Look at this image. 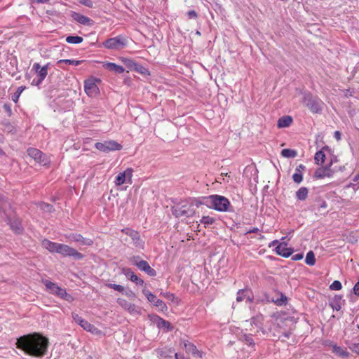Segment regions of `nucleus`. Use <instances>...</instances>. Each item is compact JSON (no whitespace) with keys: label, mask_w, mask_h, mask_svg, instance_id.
Wrapping results in <instances>:
<instances>
[{"label":"nucleus","mask_w":359,"mask_h":359,"mask_svg":"<svg viewBox=\"0 0 359 359\" xmlns=\"http://www.w3.org/2000/svg\"><path fill=\"white\" fill-rule=\"evenodd\" d=\"M81 62L82 61L81 60H60L59 61H57V65H59L61 68H65V67L62 65L63 64L77 66L80 65Z\"/></svg>","instance_id":"nucleus-30"},{"label":"nucleus","mask_w":359,"mask_h":359,"mask_svg":"<svg viewBox=\"0 0 359 359\" xmlns=\"http://www.w3.org/2000/svg\"><path fill=\"white\" fill-rule=\"evenodd\" d=\"M28 155L32 158L36 162L46 165L48 163L47 157L39 149L35 148H29L27 149Z\"/></svg>","instance_id":"nucleus-14"},{"label":"nucleus","mask_w":359,"mask_h":359,"mask_svg":"<svg viewBox=\"0 0 359 359\" xmlns=\"http://www.w3.org/2000/svg\"><path fill=\"white\" fill-rule=\"evenodd\" d=\"M78 1L81 4L85 6H86L88 8H93V2L91 0H78Z\"/></svg>","instance_id":"nucleus-42"},{"label":"nucleus","mask_w":359,"mask_h":359,"mask_svg":"<svg viewBox=\"0 0 359 359\" xmlns=\"http://www.w3.org/2000/svg\"><path fill=\"white\" fill-rule=\"evenodd\" d=\"M126 294L127 296L130 297H135V294L133 291H131V290H130L128 292H126Z\"/></svg>","instance_id":"nucleus-54"},{"label":"nucleus","mask_w":359,"mask_h":359,"mask_svg":"<svg viewBox=\"0 0 359 359\" xmlns=\"http://www.w3.org/2000/svg\"><path fill=\"white\" fill-rule=\"evenodd\" d=\"M251 322H252V323H255L257 325V324L255 323V318H252L251 319Z\"/></svg>","instance_id":"nucleus-59"},{"label":"nucleus","mask_w":359,"mask_h":359,"mask_svg":"<svg viewBox=\"0 0 359 359\" xmlns=\"http://www.w3.org/2000/svg\"><path fill=\"white\" fill-rule=\"evenodd\" d=\"M187 15H188L189 18H190V19H196L198 16L196 12L194 11H189L187 13Z\"/></svg>","instance_id":"nucleus-46"},{"label":"nucleus","mask_w":359,"mask_h":359,"mask_svg":"<svg viewBox=\"0 0 359 359\" xmlns=\"http://www.w3.org/2000/svg\"><path fill=\"white\" fill-rule=\"evenodd\" d=\"M342 287L341 283L339 280H334L330 285V288L332 290H339Z\"/></svg>","instance_id":"nucleus-38"},{"label":"nucleus","mask_w":359,"mask_h":359,"mask_svg":"<svg viewBox=\"0 0 359 359\" xmlns=\"http://www.w3.org/2000/svg\"><path fill=\"white\" fill-rule=\"evenodd\" d=\"M189 204L193 205L194 208V206L199 207L201 205L205 204L204 203V198H203V201L196 200V199L192 200Z\"/></svg>","instance_id":"nucleus-45"},{"label":"nucleus","mask_w":359,"mask_h":359,"mask_svg":"<svg viewBox=\"0 0 359 359\" xmlns=\"http://www.w3.org/2000/svg\"><path fill=\"white\" fill-rule=\"evenodd\" d=\"M352 350L359 354V343L353 344Z\"/></svg>","instance_id":"nucleus-53"},{"label":"nucleus","mask_w":359,"mask_h":359,"mask_svg":"<svg viewBox=\"0 0 359 359\" xmlns=\"http://www.w3.org/2000/svg\"><path fill=\"white\" fill-rule=\"evenodd\" d=\"M84 90L89 97H95L99 94V88L93 79H88L84 82Z\"/></svg>","instance_id":"nucleus-17"},{"label":"nucleus","mask_w":359,"mask_h":359,"mask_svg":"<svg viewBox=\"0 0 359 359\" xmlns=\"http://www.w3.org/2000/svg\"><path fill=\"white\" fill-rule=\"evenodd\" d=\"M337 163H334L332 165V168H336V169L337 170V172L339 171H343L345 168L344 165H334L336 164Z\"/></svg>","instance_id":"nucleus-51"},{"label":"nucleus","mask_w":359,"mask_h":359,"mask_svg":"<svg viewBox=\"0 0 359 359\" xmlns=\"http://www.w3.org/2000/svg\"><path fill=\"white\" fill-rule=\"evenodd\" d=\"M289 336H290V334H289V333H285V337L288 338V337H289Z\"/></svg>","instance_id":"nucleus-60"},{"label":"nucleus","mask_w":359,"mask_h":359,"mask_svg":"<svg viewBox=\"0 0 359 359\" xmlns=\"http://www.w3.org/2000/svg\"><path fill=\"white\" fill-rule=\"evenodd\" d=\"M287 244L285 242L278 243L276 248V253L284 257H290L292 254L293 250L290 248H287Z\"/></svg>","instance_id":"nucleus-20"},{"label":"nucleus","mask_w":359,"mask_h":359,"mask_svg":"<svg viewBox=\"0 0 359 359\" xmlns=\"http://www.w3.org/2000/svg\"><path fill=\"white\" fill-rule=\"evenodd\" d=\"M2 154H4V152H3V151L0 149V155H2Z\"/></svg>","instance_id":"nucleus-61"},{"label":"nucleus","mask_w":359,"mask_h":359,"mask_svg":"<svg viewBox=\"0 0 359 359\" xmlns=\"http://www.w3.org/2000/svg\"><path fill=\"white\" fill-rule=\"evenodd\" d=\"M334 163H337V160L336 158L332 159L327 165L318 168L315 171L313 177L316 179L332 177L334 174L337 172L336 168H332Z\"/></svg>","instance_id":"nucleus-5"},{"label":"nucleus","mask_w":359,"mask_h":359,"mask_svg":"<svg viewBox=\"0 0 359 359\" xmlns=\"http://www.w3.org/2000/svg\"><path fill=\"white\" fill-rule=\"evenodd\" d=\"M306 168V167L302 165V164H299L298 166H297L296 168V172H299V173H302V170H304Z\"/></svg>","instance_id":"nucleus-50"},{"label":"nucleus","mask_w":359,"mask_h":359,"mask_svg":"<svg viewBox=\"0 0 359 359\" xmlns=\"http://www.w3.org/2000/svg\"><path fill=\"white\" fill-rule=\"evenodd\" d=\"M161 294L163 295L167 299H168L171 302H174L176 299L174 294L170 293V292L161 293Z\"/></svg>","instance_id":"nucleus-44"},{"label":"nucleus","mask_w":359,"mask_h":359,"mask_svg":"<svg viewBox=\"0 0 359 359\" xmlns=\"http://www.w3.org/2000/svg\"><path fill=\"white\" fill-rule=\"evenodd\" d=\"M292 179L294 182L299 184L300 182H302L303 180L302 174L296 172L295 173L293 174Z\"/></svg>","instance_id":"nucleus-40"},{"label":"nucleus","mask_w":359,"mask_h":359,"mask_svg":"<svg viewBox=\"0 0 359 359\" xmlns=\"http://www.w3.org/2000/svg\"><path fill=\"white\" fill-rule=\"evenodd\" d=\"M41 245L50 252H56L64 257H73L76 259H81L83 257V255L76 249L67 245L52 242L48 239H43L41 241Z\"/></svg>","instance_id":"nucleus-2"},{"label":"nucleus","mask_w":359,"mask_h":359,"mask_svg":"<svg viewBox=\"0 0 359 359\" xmlns=\"http://www.w3.org/2000/svg\"><path fill=\"white\" fill-rule=\"evenodd\" d=\"M40 208H41V210H43L44 211H46V212H52L53 210V206L51 205L46 203H42L40 205Z\"/></svg>","instance_id":"nucleus-41"},{"label":"nucleus","mask_w":359,"mask_h":359,"mask_svg":"<svg viewBox=\"0 0 359 359\" xmlns=\"http://www.w3.org/2000/svg\"><path fill=\"white\" fill-rule=\"evenodd\" d=\"M25 89V87H22V86H20L19 87L18 89H17V91H16V93L12 97V100L15 102H17L18 100V98L20 95V94L22 93V92Z\"/></svg>","instance_id":"nucleus-39"},{"label":"nucleus","mask_w":359,"mask_h":359,"mask_svg":"<svg viewBox=\"0 0 359 359\" xmlns=\"http://www.w3.org/2000/svg\"><path fill=\"white\" fill-rule=\"evenodd\" d=\"M105 286L109 288H112L119 292H123L124 291V287L121 285L113 284V283H107L105 285Z\"/></svg>","instance_id":"nucleus-37"},{"label":"nucleus","mask_w":359,"mask_h":359,"mask_svg":"<svg viewBox=\"0 0 359 359\" xmlns=\"http://www.w3.org/2000/svg\"><path fill=\"white\" fill-rule=\"evenodd\" d=\"M332 352L337 356L341 358H346L349 355V353L346 351L345 348L339 346L336 344H332Z\"/></svg>","instance_id":"nucleus-23"},{"label":"nucleus","mask_w":359,"mask_h":359,"mask_svg":"<svg viewBox=\"0 0 359 359\" xmlns=\"http://www.w3.org/2000/svg\"><path fill=\"white\" fill-rule=\"evenodd\" d=\"M125 274L130 279L131 281L135 283L137 285L144 284V280L137 277L130 269H127Z\"/></svg>","instance_id":"nucleus-25"},{"label":"nucleus","mask_w":359,"mask_h":359,"mask_svg":"<svg viewBox=\"0 0 359 359\" xmlns=\"http://www.w3.org/2000/svg\"><path fill=\"white\" fill-rule=\"evenodd\" d=\"M353 292L355 295L359 296V282L356 283L354 285Z\"/></svg>","instance_id":"nucleus-49"},{"label":"nucleus","mask_w":359,"mask_h":359,"mask_svg":"<svg viewBox=\"0 0 359 359\" xmlns=\"http://www.w3.org/2000/svg\"><path fill=\"white\" fill-rule=\"evenodd\" d=\"M163 323H164V324H168V325L169 324L168 322H166V321H165V320H163Z\"/></svg>","instance_id":"nucleus-63"},{"label":"nucleus","mask_w":359,"mask_h":359,"mask_svg":"<svg viewBox=\"0 0 359 359\" xmlns=\"http://www.w3.org/2000/svg\"><path fill=\"white\" fill-rule=\"evenodd\" d=\"M133 263L141 271L147 273L149 276H155L156 275V271L152 269L147 262L140 260L139 257H134L133 258Z\"/></svg>","instance_id":"nucleus-11"},{"label":"nucleus","mask_w":359,"mask_h":359,"mask_svg":"<svg viewBox=\"0 0 359 359\" xmlns=\"http://www.w3.org/2000/svg\"><path fill=\"white\" fill-rule=\"evenodd\" d=\"M258 231H259V229L257 228H253L252 229L248 231V233H255V232H257Z\"/></svg>","instance_id":"nucleus-57"},{"label":"nucleus","mask_w":359,"mask_h":359,"mask_svg":"<svg viewBox=\"0 0 359 359\" xmlns=\"http://www.w3.org/2000/svg\"><path fill=\"white\" fill-rule=\"evenodd\" d=\"M182 344L183 347L187 350V352L196 355L198 353V350L195 345L189 342L188 341H182Z\"/></svg>","instance_id":"nucleus-29"},{"label":"nucleus","mask_w":359,"mask_h":359,"mask_svg":"<svg viewBox=\"0 0 359 359\" xmlns=\"http://www.w3.org/2000/svg\"><path fill=\"white\" fill-rule=\"evenodd\" d=\"M121 232L130 238L131 240V243L137 247H142L143 242L140 239V233L137 231L130 228H125L121 230Z\"/></svg>","instance_id":"nucleus-13"},{"label":"nucleus","mask_w":359,"mask_h":359,"mask_svg":"<svg viewBox=\"0 0 359 359\" xmlns=\"http://www.w3.org/2000/svg\"><path fill=\"white\" fill-rule=\"evenodd\" d=\"M136 69H137L138 71H140L141 73H144L145 71H147V69L142 67H140V69L136 68Z\"/></svg>","instance_id":"nucleus-55"},{"label":"nucleus","mask_w":359,"mask_h":359,"mask_svg":"<svg viewBox=\"0 0 359 359\" xmlns=\"http://www.w3.org/2000/svg\"><path fill=\"white\" fill-rule=\"evenodd\" d=\"M66 41L69 43L79 44L83 41V38L79 36H69L66 38Z\"/></svg>","instance_id":"nucleus-35"},{"label":"nucleus","mask_w":359,"mask_h":359,"mask_svg":"<svg viewBox=\"0 0 359 359\" xmlns=\"http://www.w3.org/2000/svg\"><path fill=\"white\" fill-rule=\"evenodd\" d=\"M292 123V118L290 116H284L278 120L277 126L279 128H287Z\"/></svg>","instance_id":"nucleus-24"},{"label":"nucleus","mask_w":359,"mask_h":359,"mask_svg":"<svg viewBox=\"0 0 359 359\" xmlns=\"http://www.w3.org/2000/svg\"><path fill=\"white\" fill-rule=\"evenodd\" d=\"M358 177H359V176H355L354 180L356 181L358 179Z\"/></svg>","instance_id":"nucleus-62"},{"label":"nucleus","mask_w":359,"mask_h":359,"mask_svg":"<svg viewBox=\"0 0 359 359\" xmlns=\"http://www.w3.org/2000/svg\"><path fill=\"white\" fill-rule=\"evenodd\" d=\"M305 262L306 264L309 266H313L316 264L315 255L313 251L311 250L307 252L305 259Z\"/></svg>","instance_id":"nucleus-33"},{"label":"nucleus","mask_w":359,"mask_h":359,"mask_svg":"<svg viewBox=\"0 0 359 359\" xmlns=\"http://www.w3.org/2000/svg\"><path fill=\"white\" fill-rule=\"evenodd\" d=\"M172 212L176 217H190L195 214V209L193 205L184 204L172 207Z\"/></svg>","instance_id":"nucleus-7"},{"label":"nucleus","mask_w":359,"mask_h":359,"mask_svg":"<svg viewBox=\"0 0 359 359\" xmlns=\"http://www.w3.org/2000/svg\"><path fill=\"white\" fill-rule=\"evenodd\" d=\"M95 148L102 152L108 153L111 151L121 150L122 146L114 140H109L103 142H97Z\"/></svg>","instance_id":"nucleus-9"},{"label":"nucleus","mask_w":359,"mask_h":359,"mask_svg":"<svg viewBox=\"0 0 359 359\" xmlns=\"http://www.w3.org/2000/svg\"><path fill=\"white\" fill-rule=\"evenodd\" d=\"M72 18L77 22L86 25V26H92L93 25V21L87 16H85L82 14L74 13L72 14Z\"/></svg>","instance_id":"nucleus-21"},{"label":"nucleus","mask_w":359,"mask_h":359,"mask_svg":"<svg viewBox=\"0 0 359 359\" xmlns=\"http://www.w3.org/2000/svg\"><path fill=\"white\" fill-rule=\"evenodd\" d=\"M127 44V39L122 35H118L116 37L110 38L103 43V45L106 48L111 50L122 49L125 48Z\"/></svg>","instance_id":"nucleus-6"},{"label":"nucleus","mask_w":359,"mask_h":359,"mask_svg":"<svg viewBox=\"0 0 359 359\" xmlns=\"http://www.w3.org/2000/svg\"><path fill=\"white\" fill-rule=\"evenodd\" d=\"M133 170L130 168H127L122 172L118 173L116 177L115 184L116 186H121L124 183L132 184V176Z\"/></svg>","instance_id":"nucleus-12"},{"label":"nucleus","mask_w":359,"mask_h":359,"mask_svg":"<svg viewBox=\"0 0 359 359\" xmlns=\"http://www.w3.org/2000/svg\"><path fill=\"white\" fill-rule=\"evenodd\" d=\"M69 241H72L80 243L82 245H92L93 244V240L83 237L81 234L72 233L66 236Z\"/></svg>","instance_id":"nucleus-19"},{"label":"nucleus","mask_w":359,"mask_h":359,"mask_svg":"<svg viewBox=\"0 0 359 359\" xmlns=\"http://www.w3.org/2000/svg\"><path fill=\"white\" fill-rule=\"evenodd\" d=\"M204 203L219 212L229 211L230 202L226 197L219 195H211L204 198Z\"/></svg>","instance_id":"nucleus-3"},{"label":"nucleus","mask_w":359,"mask_h":359,"mask_svg":"<svg viewBox=\"0 0 359 359\" xmlns=\"http://www.w3.org/2000/svg\"><path fill=\"white\" fill-rule=\"evenodd\" d=\"M48 64L43 67H41V65L39 63L34 64L33 69L35 70L36 73L39 76V79L36 82L35 80H34L32 81V84L35 83V85L39 86L42 83V81L45 79L48 74Z\"/></svg>","instance_id":"nucleus-15"},{"label":"nucleus","mask_w":359,"mask_h":359,"mask_svg":"<svg viewBox=\"0 0 359 359\" xmlns=\"http://www.w3.org/2000/svg\"><path fill=\"white\" fill-rule=\"evenodd\" d=\"M104 67L111 72H115L117 74H122L125 71L124 68L122 66L118 65L113 62L104 63Z\"/></svg>","instance_id":"nucleus-22"},{"label":"nucleus","mask_w":359,"mask_h":359,"mask_svg":"<svg viewBox=\"0 0 359 359\" xmlns=\"http://www.w3.org/2000/svg\"><path fill=\"white\" fill-rule=\"evenodd\" d=\"M304 103L312 113H320L322 110L323 102L320 100L317 97H313L310 95L304 96Z\"/></svg>","instance_id":"nucleus-8"},{"label":"nucleus","mask_w":359,"mask_h":359,"mask_svg":"<svg viewBox=\"0 0 359 359\" xmlns=\"http://www.w3.org/2000/svg\"><path fill=\"white\" fill-rule=\"evenodd\" d=\"M9 225L15 233H20L22 231L21 223L18 219L9 220Z\"/></svg>","instance_id":"nucleus-27"},{"label":"nucleus","mask_w":359,"mask_h":359,"mask_svg":"<svg viewBox=\"0 0 359 359\" xmlns=\"http://www.w3.org/2000/svg\"><path fill=\"white\" fill-rule=\"evenodd\" d=\"M117 303L124 309L127 310L131 314L137 315L140 314L141 310L137 307L134 304H132L127 300L118 298L117 299Z\"/></svg>","instance_id":"nucleus-18"},{"label":"nucleus","mask_w":359,"mask_h":359,"mask_svg":"<svg viewBox=\"0 0 359 359\" xmlns=\"http://www.w3.org/2000/svg\"><path fill=\"white\" fill-rule=\"evenodd\" d=\"M244 299H246V301L249 302L252 301L250 295L248 294V291L245 290H239L237 292L236 301L238 302H241Z\"/></svg>","instance_id":"nucleus-26"},{"label":"nucleus","mask_w":359,"mask_h":359,"mask_svg":"<svg viewBox=\"0 0 359 359\" xmlns=\"http://www.w3.org/2000/svg\"><path fill=\"white\" fill-rule=\"evenodd\" d=\"M334 136L337 139L339 140L340 139V133L339 131H336L334 133Z\"/></svg>","instance_id":"nucleus-56"},{"label":"nucleus","mask_w":359,"mask_h":359,"mask_svg":"<svg viewBox=\"0 0 359 359\" xmlns=\"http://www.w3.org/2000/svg\"><path fill=\"white\" fill-rule=\"evenodd\" d=\"M127 65L132 67L133 65H136L132 60L128 59H124L123 60Z\"/></svg>","instance_id":"nucleus-52"},{"label":"nucleus","mask_w":359,"mask_h":359,"mask_svg":"<svg viewBox=\"0 0 359 359\" xmlns=\"http://www.w3.org/2000/svg\"><path fill=\"white\" fill-rule=\"evenodd\" d=\"M242 339L248 345L254 344L253 339H252V338L250 336H248L247 334H244L242 337Z\"/></svg>","instance_id":"nucleus-43"},{"label":"nucleus","mask_w":359,"mask_h":359,"mask_svg":"<svg viewBox=\"0 0 359 359\" xmlns=\"http://www.w3.org/2000/svg\"><path fill=\"white\" fill-rule=\"evenodd\" d=\"M4 109L6 111L8 116H11L12 114L11 107L9 104H4Z\"/></svg>","instance_id":"nucleus-47"},{"label":"nucleus","mask_w":359,"mask_h":359,"mask_svg":"<svg viewBox=\"0 0 359 359\" xmlns=\"http://www.w3.org/2000/svg\"><path fill=\"white\" fill-rule=\"evenodd\" d=\"M323 148L322 150L318 151L316 153L314 160L316 163L317 164H323L325 162V154L324 153Z\"/></svg>","instance_id":"nucleus-31"},{"label":"nucleus","mask_w":359,"mask_h":359,"mask_svg":"<svg viewBox=\"0 0 359 359\" xmlns=\"http://www.w3.org/2000/svg\"><path fill=\"white\" fill-rule=\"evenodd\" d=\"M143 294L146 296L149 302L153 304L155 306L158 307L160 310L164 311L167 309L166 304L161 299H158L156 295L152 294L147 290H143Z\"/></svg>","instance_id":"nucleus-16"},{"label":"nucleus","mask_w":359,"mask_h":359,"mask_svg":"<svg viewBox=\"0 0 359 359\" xmlns=\"http://www.w3.org/2000/svg\"><path fill=\"white\" fill-rule=\"evenodd\" d=\"M281 154L285 158H294L297 156V151L290 149H284L282 150Z\"/></svg>","instance_id":"nucleus-34"},{"label":"nucleus","mask_w":359,"mask_h":359,"mask_svg":"<svg viewBox=\"0 0 359 359\" xmlns=\"http://www.w3.org/2000/svg\"><path fill=\"white\" fill-rule=\"evenodd\" d=\"M43 283L46 286V290L50 294L55 295L69 302L74 300L73 297L68 294L65 288H62L56 283H53L48 280H43Z\"/></svg>","instance_id":"nucleus-4"},{"label":"nucleus","mask_w":359,"mask_h":359,"mask_svg":"<svg viewBox=\"0 0 359 359\" xmlns=\"http://www.w3.org/2000/svg\"><path fill=\"white\" fill-rule=\"evenodd\" d=\"M48 346V338L34 332L23 335L17 339L16 347L26 354L41 358L47 353Z\"/></svg>","instance_id":"nucleus-1"},{"label":"nucleus","mask_w":359,"mask_h":359,"mask_svg":"<svg viewBox=\"0 0 359 359\" xmlns=\"http://www.w3.org/2000/svg\"><path fill=\"white\" fill-rule=\"evenodd\" d=\"M308 196V189L306 187H301L297 192L296 196L300 201H304Z\"/></svg>","instance_id":"nucleus-32"},{"label":"nucleus","mask_w":359,"mask_h":359,"mask_svg":"<svg viewBox=\"0 0 359 359\" xmlns=\"http://www.w3.org/2000/svg\"><path fill=\"white\" fill-rule=\"evenodd\" d=\"M276 243H278V241H272V243L269 245V247L272 246V245H275V244Z\"/></svg>","instance_id":"nucleus-58"},{"label":"nucleus","mask_w":359,"mask_h":359,"mask_svg":"<svg viewBox=\"0 0 359 359\" xmlns=\"http://www.w3.org/2000/svg\"><path fill=\"white\" fill-rule=\"evenodd\" d=\"M72 318L76 323L79 324L85 330L95 334H99L100 332V331L97 327H95L93 325L90 324L87 320L80 317L78 314L73 313Z\"/></svg>","instance_id":"nucleus-10"},{"label":"nucleus","mask_w":359,"mask_h":359,"mask_svg":"<svg viewBox=\"0 0 359 359\" xmlns=\"http://www.w3.org/2000/svg\"><path fill=\"white\" fill-rule=\"evenodd\" d=\"M215 218L210 216H203L201 219V223L204 224L205 227H207L209 225L212 224L215 222Z\"/></svg>","instance_id":"nucleus-36"},{"label":"nucleus","mask_w":359,"mask_h":359,"mask_svg":"<svg viewBox=\"0 0 359 359\" xmlns=\"http://www.w3.org/2000/svg\"><path fill=\"white\" fill-rule=\"evenodd\" d=\"M303 254L302 253H298L292 256V259L294 261H298L303 259Z\"/></svg>","instance_id":"nucleus-48"},{"label":"nucleus","mask_w":359,"mask_h":359,"mask_svg":"<svg viewBox=\"0 0 359 359\" xmlns=\"http://www.w3.org/2000/svg\"><path fill=\"white\" fill-rule=\"evenodd\" d=\"M341 297L340 296H334V298L330 302V306L332 309L339 311L341 309Z\"/></svg>","instance_id":"nucleus-28"}]
</instances>
